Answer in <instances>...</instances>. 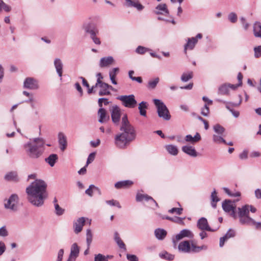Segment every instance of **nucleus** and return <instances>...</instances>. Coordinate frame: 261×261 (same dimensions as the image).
<instances>
[{"instance_id":"nucleus-1","label":"nucleus","mask_w":261,"mask_h":261,"mask_svg":"<svg viewBox=\"0 0 261 261\" xmlns=\"http://www.w3.org/2000/svg\"><path fill=\"white\" fill-rule=\"evenodd\" d=\"M47 184L41 179H36L26 189L28 201L36 207L42 206L47 198Z\"/></svg>"},{"instance_id":"nucleus-2","label":"nucleus","mask_w":261,"mask_h":261,"mask_svg":"<svg viewBox=\"0 0 261 261\" xmlns=\"http://www.w3.org/2000/svg\"><path fill=\"white\" fill-rule=\"evenodd\" d=\"M120 129L122 132L116 135L115 144L117 147L124 148L136 137L135 130L129 123L126 114L122 117Z\"/></svg>"},{"instance_id":"nucleus-3","label":"nucleus","mask_w":261,"mask_h":261,"mask_svg":"<svg viewBox=\"0 0 261 261\" xmlns=\"http://www.w3.org/2000/svg\"><path fill=\"white\" fill-rule=\"evenodd\" d=\"M45 142L41 138H36L24 144L23 148L27 155L31 159H38L43 153Z\"/></svg>"},{"instance_id":"nucleus-4","label":"nucleus","mask_w":261,"mask_h":261,"mask_svg":"<svg viewBox=\"0 0 261 261\" xmlns=\"http://www.w3.org/2000/svg\"><path fill=\"white\" fill-rule=\"evenodd\" d=\"M178 250L180 251L189 253V252H198L202 249H205V246H197L194 243V241H185L180 242L178 246Z\"/></svg>"},{"instance_id":"nucleus-5","label":"nucleus","mask_w":261,"mask_h":261,"mask_svg":"<svg viewBox=\"0 0 261 261\" xmlns=\"http://www.w3.org/2000/svg\"><path fill=\"white\" fill-rule=\"evenodd\" d=\"M249 205H245L242 207L238 208L240 222L242 224L254 225L255 226L257 222L249 216Z\"/></svg>"},{"instance_id":"nucleus-6","label":"nucleus","mask_w":261,"mask_h":261,"mask_svg":"<svg viewBox=\"0 0 261 261\" xmlns=\"http://www.w3.org/2000/svg\"><path fill=\"white\" fill-rule=\"evenodd\" d=\"M153 102L157 109L158 116L164 120H170L171 118V115L168 108L164 103L158 99H154Z\"/></svg>"},{"instance_id":"nucleus-7","label":"nucleus","mask_w":261,"mask_h":261,"mask_svg":"<svg viewBox=\"0 0 261 261\" xmlns=\"http://www.w3.org/2000/svg\"><path fill=\"white\" fill-rule=\"evenodd\" d=\"M19 198L17 195L13 194L8 199L4 200V207L6 209L12 212H16L18 210Z\"/></svg>"},{"instance_id":"nucleus-8","label":"nucleus","mask_w":261,"mask_h":261,"mask_svg":"<svg viewBox=\"0 0 261 261\" xmlns=\"http://www.w3.org/2000/svg\"><path fill=\"white\" fill-rule=\"evenodd\" d=\"M120 100L122 105L127 108H134L137 105V101L135 98V96L133 94L129 95H121L117 98Z\"/></svg>"},{"instance_id":"nucleus-9","label":"nucleus","mask_w":261,"mask_h":261,"mask_svg":"<svg viewBox=\"0 0 261 261\" xmlns=\"http://www.w3.org/2000/svg\"><path fill=\"white\" fill-rule=\"evenodd\" d=\"M110 111L111 112V118L113 122L116 125H118L121 118L120 109L117 105H114L112 107Z\"/></svg>"},{"instance_id":"nucleus-10","label":"nucleus","mask_w":261,"mask_h":261,"mask_svg":"<svg viewBox=\"0 0 261 261\" xmlns=\"http://www.w3.org/2000/svg\"><path fill=\"white\" fill-rule=\"evenodd\" d=\"M222 207L225 212L230 213L232 217L236 218L237 214L234 212L236 205L234 202L230 200H225L222 203Z\"/></svg>"},{"instance_id":"nucleus-11","label":"nucleus","mask_w":261,"mask_h":261,"mask_svg":"<svg viewBox=\"0 0 261 261\" xmlns=\"http://www.w3.org/2000/svg\"><path fill=\"white\" fill-rule=\"evenodd\" d=\"M202 35L199 33L196 35V37H192L191 38H189L188 39L187 43L185 45V52L186 53L187 50L188 49L191 50L193 49L194 48L195 44L197 43L198 39H200L202 38Z\"/></svg>"},{"instance_id":"nucleus-12","label":"nucleus","mask_w":261,"mask_h":261,"mask_svg":"<svg viewBox=\"0 0 261 261\" xmlns=\"http://www.w3.org/2000/svg\"><path fill=\"white\" fill-rule=\"evenodd\" d=\"M23 86L25 88L32 90L37 89L39 88L37 81L32 77H27L24 81Z\"/></svg>"},{"instance_id":"nucleus-13","label":"nucleus","mask_w":261,"mask_h":261,"mask_svg":"<svg viewBox=\"0 0 261 261\" xmlns=\"http://www.w3.org/2000/svg\"><path fill=\"white\" fill-rule=\"evenodd\" d=\"M79 253V247L76 243H73L71 247L70 254L67 261H75Z\"/></svg>"},{"instance_id":"nucleus-14","label":"nucleus","mask_w":261,"mask_h":261,"mask_svg":"<svg viewBox=\"0 0 261 261\" xmlns=\"http://www.w3.org/2000/svg\"><path fill=\"white\" fill-rule=\"evenodd\" d=\"M85 218L81 217L77 219L73 223L74 231L75 233H79L83 229L85 223Z\"/></svg>"},{"instance_id":"nucleus-15","label":"nucleus","mask_w":261,"mask_h":261,"mask_svg":"<svg viewBox=\"0 0 261 261\" xmlns=\"http://www.w3.org/2000/svg\"><path fill=\"white\" fill-rule=\"evenodd\" d=\"M97 114L99 117L98 121L101 123H106L110 119L109 115L103 108H100L98 111Z\"/></svg>"},{"instance_id":"nucleus-16","label":"nucleus","mask_w":261,"mask_h":261,"mask_svg":"<svg viewBox=\"0 0 261 261\" xmlns=\"http://www.w3.org/2000/svg\"><path fill=\"white\" fill-rule=\"evenodd\" d=\"M54 65L56 68L57 73L61 78L62 76L63 64L60 58H55L54 62Z\"/></svg>"},{"instance_id":"nucleus-17","label":"nucleus","mask_w":261,"mask_h":261,"mask_svg":"<svg viewBox=\"0 0 261 261\" xmlns=\"http://www.w3.org/2000/svg\"><path fill=\"white\" fill-rule=\"evenodd\" d=\"M198 227L202 230L211 231L210 227L208 226L207 221L205 218H201L197 222Z\"/></svg>"},{"instance_id":"nucleus-18","label":"nucleus","mask_w":261,"mask_h":261,"mask_svg":"<svg viewBox=\"0 0 261 261\" xmlns=\"http://www.w3.org/2000/svg\"><path fill=\"white\" fill-rule=\"evenodd\" d=\"M182 151L185 153L192 157H196L197 156V153L194 147L186 145L184 146L181 148Z\"/></svg>"},{"instance_id":"nucleus-19","label":"nucleus","mask_w":261,"mask_h":261,"mask_svg":"<svg viewBox=\"0 0 261 261\" xmlns=\"http://www.w3.org/2000/svg\"><path fill=\"white\" fill-rule=\"evenodd\" d=\"M194 237L193 233L188 229H183L179 232V234L176 236V239L177 240H179L185 237L189 238H193Z\"/></svg>"},{"instance_id":"nucleus-20","label":"nucleus","mask_w":261,"mask_h":261,"mask_svg":"<svg viewBox=\"0 0 261 261\" xmlns=\"http://www.w3.org/2000/svg\"><path fill=\"white\" fill-rule=\"evenodd\" d=\"M58 139L60 148L62 151H64L67 146L66 137L63 133H60L58 134Z\"/></svg>"},{"instance_id":"nucleus-21","label":"nucleus","mask_w":261,"mask_h":261,"mask_svg":"<svg viewBox=\"0 0 261 261\" xmlns=\"http://www.w3.org/2000/svg\"><path fill=\"white\" fill-rule=\"evenodd\" d=\"M114 62V59L112 57L109 56L107 57L102 58L99 62V66L101 67H105L109 66L113 64Z\"/></svg>"},{"instance_id":"nucleus-22","label":"nucleus","mask_w":261,"mask_h":261,"mask_svg":"<svg viewBox=\"0 0 261 261\" xmlns=\"http://www.w3.org/2000/svg\"><path fill=\"white\" fill-rule=\"evenodd\" d=\"M7 181L17 182L19 180V177L16 171H11L8 172L4 177Z\"/></svg>"},{"instance_id":"nucleus-23","label":"nucleus","mask_w":261,"mask_h":261,"mask_svg":"<svg viewBox=\"0 0 261 261\" xmlns=\"http://www.w3.org/2000/svg\"><path fill=\"white\" fill-rule=\"evenodd\" d=\"M253 33L255 37L261 38V23L256 21L253 25Z\"/></svg>"},{"instance_id":"nucleus-24","label":"nucleus","mask_w":261,"mask_h":261,"mask_svg":"<svg viewBox=\"0 0 261 261\" xmlns=\"http://www.w3.org/2000/svg\"><path fill=\"white\" fill-rule=\"evenodd\" d=\"M125 2L127 6L135 7L139 11H141L144 8V6L138 1L125 0Z\"/></svg>"},{"instance_id":"nucleus-25","label":"nucleus","mask_w":261,"mask_h":261,"mask_svg":"<svg viewBox=\"0 0 261 261\" xmlns=\"http://www.w3.org/2000/svg\"><path fill=\"white\" fill-rule=\"evenodd\" d=\"M239 102L238 103H233V102H228L226 105V108L232 112L233 115L235 117H238L239 115V113L237 111H232V110H230V106L233 107H238L239 106L241 103L242 102V96L241 95H239Z\"/></svg>"},{"instance_id":"nucleus-26","label":"nucleus","mask_w":261,"mask_h":261,"mask_svg":"<svg viewBox=\"0 0 261 261\" xmlns=\"http://www.w3.org/2000/svg\"><path fill=\"white\" fill-rule=\"evenodd\" d=\"M156 11L155 12L156 14H169V11L167 9V5L165 4H160L158 5L156 8Z\"/></svg>"},{"instance_id":"nucleus-27","label":"nucleus","mask_w":261,"mask_h":261,"mask_svg":"<svg viewBox=\"0 0 261 261\" xmlns=\"http://www.w3.org/2000/svg\"><path fill=\"white\" fill-rule=\"evenodd\" d=\"M136 200L137 201L140 202L143 200L145 201H152L156 206H158V203L156 202L151 197L146 194H137L136 196Z\"/></svg>"},{"instance_id":"nucleus-28","label":"nucleus","mask_w":261,"mask_h":261,"mask_svg":"<svg viewBox=\"0 0 261 261\" xmlns=\"http://www.w3.org/2000/svg\"><path fill=\"white\" fill-rule=\"evenodd\" d=\"M100 89L98 92L99 96L109 95L111 94L110 91L109 90V84L107 83L101 84L99 85Z\"/></svg>"},{"instance_id":"nucleus-29","label":"nucleus","mask_w":261,"mask_h":261,"mask_svg":"<svg viewBox=\"0 0 261 261\" xmlns=\"http://www.w3.org/2000/svg\"><path fill=\"white\" fill-rule=\"evenodd\" d=\"M200 140L201 136L198 133H196L194 137H192L191 135H188L185 137V141L186 142H191V143H195Z\"/></svg>"},{"instance_id":"nucleus-30","label":"nucleus","mask_w":261,"mask_h":261,"mask_svg":"<svg viewBox=\"0 0 261 261\" xmlns=\"http://www.w3.org/2000/svg\"><path fill=\"white\" fill-rule=\"evenodd\" d=\"M133 184V181L129 180L121 181L117 182L115 184V187L117 189L126 188L130 186Z\"/></svg>"},{"instance_id":"nucleus-31","label":"nucleus","mask_w":261,"mask_h":261,"mask_svg":"<svg viewBox=\"0 0 261 261\" xmlns=\"http://www.w3.org/2000/svg\"><path fill=\"white\" fill-rule=\"evenodd\" d=\"M114 240L120 248L123 249L124 250L126 249L125 244L119 237V233L117 232H115L114 233Z\"/></svg>"},{"instance_id":"nucleus-32","label":"nucleus","mask_w":261,"mask_h":261,"mask_svg":"<svg viewBox=\"0 0 261 261\" xmlns=\"http://www.w3.org/2000/svg\"><path fill=\"white\" fill-rule=\"evenodd\" d=\"M58 157L56 154H51L49 155L48 158L45 159V161L51 166L53 167L57 161L58 160Z\"/></svg>"},{"instance_id":"nucleus-33","label":"nucleus","mask_w":261,"mask_h":261,"mask_svg":"<svg viewBox=\"0 0 261 261\" xmlns=\"http://www.w3.org/2000/svg\"><path fill=\"white\" fill-rule=\"evenodd\" d=\"M154 233L156 238L161 240L164 239L167 235V232L166 230L161 228L155 229Z\"/></svg>"},{"instance_id":"nucleus-34","label":"nucleus","mask_w":261,"mask_h":261,"mask_svg":"<svg viewBox=\"0 0 261 261\" xmlns=\"http://www.w3.org/2000/svg\"><path fill=\"white\" fill-rule=\"evenodd\" d=\"M147 108V103L146 102L142 101L141 102L138 107L139 112L141 115L143 116H146V109Z\"/></svg>"},{"instance_id":"nucleus-35","label":"nucleus","mask_w":261,"mask_h":261,"mask_svg":"<svg viewBox=\"0 0 261 261\" xmlns=\"http://www.w3.org/2000/svg\"><path fill=\"white\" fill-rule=\"evenodd\" d=\"M118 68H114L109 72L110 80L112 83L114 85H116L117 84L116 81L115 80V77L117 74L118 73Z\"/></svg>"},{"instance_id":"nucleus-36","label":"nucleus","mask_w":261,"mask_h":261,"mask_svg":"<svg viewBox=\"0 0 261 261\" xmlns=\"http://www.w3.org/2000/svg\"><path fill=\"white\" fill-rule=\"evenodd\" d=\"M213 129L215 132L214 134L219 135H223L225 132V128L220 125L219 124H216L213 126Z\"/></svg>"},{"instance_id":"nucleus-37","label":"nucleus","mask_w":261,"mask_h":261,"mask_svg":"<svg viewBox=\"0 0 261 261\" xmlns=\"http://www.w3.org/2000/svg\"><path fill=\"white\" fill-rule=\"evenodd\" d=\"M167 151L173 155H176L178 153V149L176 146L173 145H168L166 146Z\"/></svg>"},{"instance_id":"nucleus-38","label":"nucleus","mask_w":261,"mask_h":261,"mask_svg":"<svg viewBox=\"0 0 261 261\" xmlns=\"http://www.w3.org/2000/svg\"><path fill=\"white\" fill-rule=\"evenodd\" d=\"M85 30L86 33H88L90 34L91 38L96 36V34L98 33V31L97 30V29L94 28H91L89 25L87 26L85 28Z\"/></svg>"},{"instance_id":"nucleus-39","label":"nucleus","mask_w":261,"mask_h":261,"mask_svg":"<svg viewBox=\"0 0 261 261\" xmlns=\"http://www.w3.org/2000/svg\"><path fill=\"white\" fill-rule=\"evenodd\" d=\"M163 219H166L169 220L171 221L175 222V223L179 224H182V225L184 224V219H185V218H181L178 217H175L172 218V217L167 216L165 218H163Z\"/></svg>"},{"instance_id":"nucleus-40","label":"nucleus","mask_w":261,"mask_h":261,"mask_svg":"<svg viewBox=\"0 0 261 261\" xmlns=\"http://www.w3.org/2000/svg\"><path fill=\"white\" fill-rule=\"evenodd\" d=\"M211 200H212V206L214 208L216 207V203L219 201V199L217 196V193L215 190H214L211 194Z\"/></svg>"},{"instance_id":"nucleus-41","label":"nucleus","mask_w":261,"mask_h":261,"mask_svg":"<svg viewBox=\"0 0 261 261\" xmlns=\"http://www.w3.org/2000/svg\"><path fill=\"white\" fill-rule=\"evenodd\" d=\"M93 239V234L91 230L90 229H88L86 231V243L87 245L88 246V248H90L91 244L92 241Z\"/></svg>"},{"instance_id":"nucleus-42","label":"nucleus","mask_w":261,"mask_h":261,"mask_svg":"<svg viewBox=\"0 0 261 261\" xmlns=\"http://www.w3.org/2000/svg\"><path fill=\"white\" fill-rule=\"evenodd\" d=\"M159 77H156L153 80H150L148 83L147 88L149 89H154L159 83Z\"/></svg>"},{"instance_id":"nucleus-43","label":"nucleus","mask_w":261,"mask_h":261,"mask_svg":"<svg viewBox=\"0 0 261 261\" xmlns=\"http://www.w3.org/2000/svg\"><path fill=\"white\" fill-rule=\"evenodd\" d=\"M213 140L216 143L220 144L223 143L226 144L225 140L222 138V135L214 134L213 136Z\"/></svg>"},{"instance_id":"nucleus-44","label":"nucleus","mask_w":261,"mask_h":261,"mask_svg":"<svg viewBox=\"0 0 261 261\" xmlns=\"http://www.w3.org/2000/svg\"><path fill=\"white\" fill-rule=\"evenodd\" d=\"M219 91L221 94H227L229 92V86L227 84L221 85L219 88Z\"/></svg>"},{"instance_id":"nucleus-45","label":"nucleus","mask_w":261,"mask_h":261,"mask_svg":"<svg viewBox=\"0 0 261 261\" xmlns=\"http://www.w3.org/2000/svg\"><path fill=\"white\" fill-rule=\"evenodd\" d=\"M193 77V72H189L188 73H184L181 76V80L184 82H186Z\"/></svg>"},{"instance_id":"nucleus-46","label":"nucleus","mask_w":261,"mask_h":261,"mask_svg":"<svg viewBox=\"0 0 261 261\" xmlns=\"http://www.w3.org/2000/svg\"><path fill=\"white\" fill-rule=\"evenodd\" d=\"M55 209V214L58 216L62 215L65 212V210L61 207L58 203H55L54 204Z\"/></svg>"},{"instance_id":"nucleus-47","label":"nucleus","mask_w":261,"mask_h":261,"mask_svg":"<svg viewBox=\"0 0 261 261\" xmlns=\"http://www.w3.org/2000/svg\"><path fill=\"white\" fill-rule=\"evenodd\" d=\"M223 189L224 191V192L230 196L239 197L241 196V193L239 192H231L227 188L225 187H224Z\"/></svg>"},{"instance_id":"nucleus-48","label":"nucleus","mask_w":261,"mask_h":261,"mask_svg":"<svg viewBox=\"0 0 261 261\" xmlns=\"http://www.w3.org/2000/svg\"><path fill=\"white\" fill-rule=\"evenodd\" d=\"M93 190L99 191V189L97 187H95L93 185H91L89 186V188L86 190L85 193L89 196H92Z\"/></svg>"},{"instance_id":"nucleus-49","label":"nucleus","mask_w":261,"mask_h":261,"mask_svg":"<svg viewBox=\"0 0 261 261\" xmlns=\"http://www.w3.org/2000/svg\"><path fill=\"white\" fill-rule=\"evenodd\" d=\"M253 50L254 52V56L255 58H259L261 57V45L254 47Z\"/></svg>"},{"instance_id":"nucleus-50","label":"nucleus","mask_w":261,"mask_h":261,"mask_svg":"<svg viewBox=\"0 0 261 261\" xmlns=\"http://www.w3.org/2000/svg\"><path fill=\"white\" fill-rule=\"evenodd\" d=\"M208 106L207 104H205L203 107L201 108V114L203 116L207 117L209 115L210 109Z\"/></svg>"},{"instance_id":"nucleus-51","label":"nucleus","mask_w":261,"mask_h":261,"mask_svg":"<svg viewBox=\"0 0 261 261\" xmlns=\"http://www.w3.org/2000/svg\"><path fill=\"white\" fill-rule=\"evenodd\" d=\"M110 103V101L108 100L107 98H100L98 99V106L100 107V108H102V103L104 104V105L107 106Z\"/></svg>"},{"instance_id":"nucleus-52","label":"nucleus","mask_w":261,"mask_h":261,"mask_svg":"<svg viewBox=\"0 0 261 261\" xmlns=\"http://www.w3.org/2000/svg\"><path fill=\"white\" fill-rule=\"evenodd\" d=\"M94 261H108V259L105 255L99 253L95 255Z\"/></svg>"},{"instance_id":"nucleus-53","label":"nucleus","mask_w":261,"mask_h":261,"mask_svg":"<svg viewBox=\"0 0 261 261\" xmlns=\"http://www.w3.org/2000/svg\"><path fill=\"white\" fill-rule=\"evenodd\" d=\"M106 203L112 206H116L118 208H121V206L119 203V202L115 200L112 199L110 200H107Z\"/></svg>"},{"instance_id":"nucleus-54","label":"nucleus","mask_w":261,"mask_h":261,"mask_svg":"<svg viewBox=\"0 0 261 261\" xmlns=\"http://www.w3.org/2000/svg\"><path fill=\"white\" fill-rule=\"evenodd\" d=\"M2 9H3L6 12H9L11 10V7L2 1L1 2V10Z\"/></svg>"},{"instance_id":"nucleus-55","label":"nucleus","mask_w":261,"mask_h":261,"mask_svg":"<svg viewBox=\"0 0 261 261\" xmlns=\"http://www.w3.org/2000/svg\"><path fill=\"white\" fill-rule=\"evenodd\" d=\"M182 210H183L182 208H181V207H180V208L174 207V208H172L169 210L168 211V212L170 213H171V214L176 213L178 215H180L182 213Z\"/></svg>"},{"instance_id":"nucleus-56","label":"nucleus","mask_w":261,"mask_h":261,"mask_svg":"<svg viewBox=\"0 0 261 261\" xmlns=\"http://www.w3.org/2000/svg\"><path fill=\"white\" fill-rule=\"evenodd\" d=\"M228 19L230 21L234 23L237 20V16L234 13H230L228 15Z\"/></svg>"},{"instance_id":"nucleus-57","label":"nucleus","mask_w":261,"mask_h":261,"mask_svg":"<svg viewBox=\"0 0 261 261\" xmlns=\"http://www.w3.org/2000/svg\"><path fill=\"white\" fill-rule=\"evenodd\" d=\"M148 50L147 48L143 47V46H139L137 49H136V52L138 53V54H144L146 51H147V50Z\"/></svg>"},{"instance_id":"nucleus-58","label":"nucleus","mask_w":261,"mask_h":261,"mask_svg":"<svg viewBox=\"0 0 261 261\" xmlns=\"http://www.w3.org/2000/svg\"><path fill=\"white\" fill-rule=\"evenodd\" d=\"M97 80L96 83L95 84V86H98L99 85H101V84H104V82H102L101 80L103 79V77L100 73H98L97 74Z\"/></svg>"},{"instance_id":"nucleus-59","label":"nucleus","mask_w":261,"mask_h":261,"mask_svg":"<svg viewBox=\"0 0 261 261\" xmlns=\"http://www.w3.org/2000/svg\"><path fill=\"white\" fill-rule=\"evenodd\" d=\"M235 236V232L232 230H229L227 232L224 236L227 240L228 239L233 237Z\"/></svg>"},{"instance_id":"nucleus-60","label":"nucleus","mask_w":261,"mask_h":261,"mask_svg":"<svg viewBox=\"0 0 261 261\" xmlns=\"http://www.w3.org/2000/svg\"><path fill=\"white\" fill-rule=\"evenodd\" d=\"M248 151L247 150H244L242 152L240 153L239 154V158L241 160H246L248 158Z\"/></svg>"},{"instance_id":"nucleus-61","label":"nucleus","mask_w":261,"mask_h":261,"mask_svg":"<svg viewBox=\"0 0 261 261\" xmlns=\"http://www.w3.org/2000/svg\"><path fill=\"white\" fill-rule=\"evenodd\" d=\"M126 257L129 261H138V258L135 255L127 254Z\"/></svg>"},{"instance_id":"nucleus-62","label":"nucleus","mask_w":261,"mask_h":261,"mask_svg":"<svg viewBox=\"0 0 261 261\" xmlns=\"http://www.w3.org/2000/svg\"><path fill=\"white\" fill-rule=\"evenodd\" d=\"M94 158H95V153H91L88 158L86 166H87L88 164L91 163L94 160Z\"/></svg>"},{"instance_id":"nucleus-63","label":"nucleus","mask_w":261,"mask_h":261,"mask_svg":"<svg viewBox=\"0 0 261 261\" xmlns=\"http://www.w3.org/2000/svg\"><path fill=\"white\" fill-rule=\"evenodd\" d=\"M8 235L7 230L4 227H2L0 228V236L2 237H6Z\"/></svg>"},{"instance_id":"nucleus-64","label":"nucleus","mask_w":261,"mask_h":261,"mask_svg":"<svg viewBox=\"0 0 261 261\" xmlns=\"http://www.w3.org/2000/svg\"><path fill=\"white\" fill-rule=\"evenodd\" d=\"M6 250V246L4 243L0 242V255L5 252Z\"/></svg>"}]
</instances>
